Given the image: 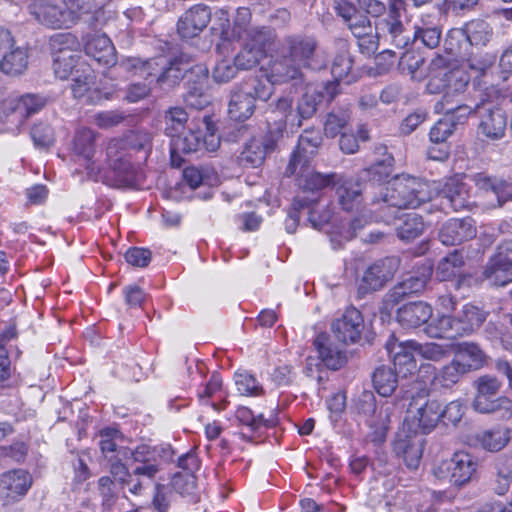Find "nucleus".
<instances>
[{
  "label": "nucleus",
  "mask_w": 512,
  "mask_h": 512,
  "mask_svg": "<svg viewBox=\"0 0 512 512\" xmlns=\"http://www.w3.org/2000/svg\"><path fill=\"white\" fill-rule=\"evenodd\" d=\"M466 373L480 369L485 362V354L477 344L465 342L459 345L454 357Z\"/></svg>",
  "instance_id": "f704fd0d"
},
{
  "label": "nucleus",
  "mask_w": 512,
  "mask_h": 512,
  "mask_svg": "<svg viewBox=\"0 0 512 512\" xmlns=\"http://www.w3.org/2000/svg\"><path fill=\"white\" fill-rule=\"evenodd\" d=\"M375 31L386 42H390L394 47L403 49L410 41V34L405 29L399 8L391 5L385 17L380 18L375 24Z\"/></svg>",
  "instance_id": "ddd939ff"
},
{
  "label": "nucleus",
  "mask_w": 512,
  "mask_h": 512,
  "mask_svg": "<svg viewBox=\"0 0 512 512\" xmlns=\"http://www.w3.org/2000/svg\"><path fill=\"white\" fill-rule=\"evenodd\" d=\"M473 181L480 191L493 196L491 205L494 207H500L512 199V185L507 181L491 178L482 173L476 174Z\"/></svg>",
  "instance_id": "4be33fe9"
},
{
  "label": "nucleus",
  "mask_w": 512,
  "mask_h": 512,
  "mask_svg": "<svg viewBox=\"0 0 512 512\" xmlns=\"http://www.w3.org/2000/svg\"><path fill=\"white\" fill-rule=\"evenodd\" d=\"M364 330V320L359 310L350 307L332 323L335 337L346 344L356 343Z\"/></svg>",
  "instance_id": "f3484780"
},
{
  "label": "nucleus",
  "mask_w": 512,
  "mask_h": 512,
  "mask_svg": "<svg viewBox=\"0 0 512 512\" xmlns=\"http://www.w3.org/2000/svg\"><path fill=\"white\" fill-rule=\"evenodd\" d=\"M106 154L119 185H134L137 179L138 164L131 162V155L125 150V142L119 139L111 140L107 145Z\"/></svg>",
  "instance_id": "6e6552de"
},
{
  "label": "nucleus",
  "mask_w": 512,
  "mask_h": 512,
  "mask_svg": "<svg viewBox=\"0 0 512 512\" xmlns=\"http://www.w3.org/2000/svg\"><path fill=\"white\" fill-rule=\"evenodd\" d=\"M29 10L40 23L53 28L68 27L72 23L70 12L48 1H36L29 6Z\"/></svg>",
  "instance_id": "aec40b11"
},
{
  "label": "nucleus",
  "mask_w": 512,
  "mask_h": 512,
  "mask_svg": "<svg viewBox=\"0 0 512 512\" xmlns=\"http://www.w3.org/2000/svg\"><path fill=\"white\" fill-rule=\"evenodd\" d=\"M53 69L55 75L59 79H67L73 73V69L77 66L80 53L76 54H52Z\"/></svg>",
  "instance_id": "680f3d73"
},
{
  "label": "nucleus",
  "mask_w": 512,
  "mask_h": 512,
  "mask_svg": "<svg viewBox=\"0 0 512 512\" xmlns=\"http://www.w3.org/2000/svg\"><path fill=\"white\" fill-rule=\"evenodd\" d=\"M350 120L349 107H338L327 114L324 123V132L326 136L334 138L342 133Z\"/></svg>",
  "instance_id": "49530a36"
},
{
  "label": "nucleus",
  "mask_w": 512,
  "mask_h": 512,
  "mask_svg": "<svg viewBox=\"0 0 512 512\" xmlns=\"http://www.w3.org/2000/svg\"><path fill=\"white\" fill-rule=\"evenodd\" d=\"M279 56L271 64L274 82L303 81L306 70L314 69L318 58V41L306 34H290L280 44Z\"/></svg>",
  "instance_id": "f257e3e1"
},
{
  "label": "nucleus",
  "mask_w": 512,
  "mask_h": 512,
  "mask_svg": "<svg viewBox=\"0 0 512 512\" xmlns=\"http://www.w3.org/2000/svg\"><path fill=\"white\" fill-rule=\"evenodd\" d=\"M424 439L412 429L408 419H405L403 428L396 435L393 443L395 454L402 458L409 469L418 468L423 454Z\"/></svg>",
  "instance_id": "1a4fd4ad"
},
{
  "label": "nucleus",
  "mask_w": 512,
  "mask_h": 512,
  "mask_svg": "<svg viewBox=\"0 0 512 512\" xmlns=\"http://www.w3.org/2000/svg\"><path fill=\"white\" fill-rule=\"evenodd\" d=\"M278 84L274 82L271 77V72L269 73L268 79H258L253 78L249 81L245 82L240 88L241 89H250L253 94L254 101L256 99L267 101L270 99L273 94L274 88L273 85Z\"/></svg>",
  "instance_id": "bf43d9fd"
},
{
  "label": "nucleus",
  "mask_w": 512,
  "mask_h": 512,
  "mask_svg": "<svg viewBox=\"0 0 512 512\" xmlns=\"http://www.w3.org/2000/svg\"><path fill=\"white\" fill-rule=\"evenodd\" d=\"M296 173L300 174V188L306 192H317L327 187L332 188L337 175L335 172L322 174L317 171H308V165H306L304 168H301V165H298Z\"/></svg>",
  "instance_id": "473e14b6"
},
{
  "label": "nucleus",
  "mask_w": 512,
  "mask_h": 512,
  "mask_svg": "<svg viewBox=\"0 0 512 512\" xmlns=\"http://www.w3.org/2000/svg\"><path fill=\"white\" fill-rule=\"evenodd\" d=\"M192 70L191 59L184 54L173 60L158 56L142 65V73L146 75V79L151 78L150 82L156 81L163 89L175 87Z\"/></svg>",
  "instance_id": "7ed1b4c3"
},
{
  "label": "nucleus",
  "mask_w": 512,
  "mask_h": 512,
  "mask_svg": "<svg viewBox=\"0 0 512 512\" xmlns=\"http://www.w3.org/2000/svg\"><path fill=\"white\" fill-rule=\"evenodd\" d=\"M475 114L480 117L478 131L491 140L502 138L506 130V116L492 102L482 101L475 105Z\"/></svg>",
  "instance_id": "f8f14e48"
},
{
  "label": "nucleus",
  "mask_w": 512,
  "mask_h": 512,
  "mask_svg": "<svg viewBox=\"0 0 512 512\" xmlns=\"http://www.w3.org/2000/svg\"><path fill=\"white\" fill-rule=\"evenodd\" d=\"M408 345L415 353L431 361H441L448 354V350L445 347L436 343L421 344L416 341H408Z\"/></svg>",
  "instance_id": "0e129e2a"
},
{
  "label": "nucleus",
  "mask_w": 512,
  "mask_h": 512,
  "mask_svg": "<svg viewBox=\"0 0 512 512\" xmlns=\"http://www.w3.org/2000/svg\"><path fill=\"white\" fill-rule=\"evenodd\" d=\"M441 36L442 31L438 25H428L423 23L421 26L415 27L413 40L414 42L420 41L429 49H434L440 44Z\"/></svg>",
  "instance_id": "4d7b16f0"
},
{
  "label": "nucleus",
  "mask_w": 512,
  "mask_h": 512,
  "mask_svg": "<svg viewBox=\"0 0 512 512\" xmlns=\"http://www.w3.org/2000/svg\"><path fill=\"white\" fill-rule=\"evenodd\" d=\"M387 349L393 354V369L399 375L402 374L401 377H406L408 374L416 371L417 364L413 354L414 351L408 345V341L398 343L397 345L393 344L392 347H390V344H387Z\"/></svg>",
  "instance_id": "2f4dec72"
},
{
  "label": "nucleus",
  "mask_w": 512,
  "mask_h": 512,
  "mask_svg": "<svg viewBox=\"0 0 512 512\" xmlns=\"http://www.w3.org/2000/svg\"><path fill=\"white\" fill-rule=\"evenodd\" d=\"M183 177L189 186L193 189L202 184L211 185L216 180V174L213 169L208 167H187L183 171Z\"/></svg>",
  "instance_id": "13d9d810"
},
{
  "label": "nucleus",
  "mask_w": 512,
  "mask_h": 512,
  "mask_svg": "<svg viewBox=\"0 0 512 512\" xmlns=\"http://www.w3.org/2000/svg\"><path fill=\"white\" fill-rule=\"evenodd\" d=\"M441 415V403L437 400H427L416 408V413L412 416V419H407L412 429L428 434L437 426L441 420Z\"/></svg>",
  "instance_id": "5701e85b"
},
{
  "label": "nucleus",
  "mask_w": 512,
  "mask_h": 512,
  "mask_svg": "<svg viewBox=\"0 0 512 512\" xmlns=\"http://www.w3.org/2000/svg\"><path fill=\"white\" fill-rule=\"evenodd\" d=\"M264 57L265 55H263L261 50L243 44L242 49L234 57V60L240 70H249L257 66Z\"/></svg>",
  "instance_id": "774afa93"
},
{
  "label": "nucleus",
  "mask_w": 512,
  "mask_h": 512,
  "mask_svg": "<svg viewBox=\"0 0 512 512\" xmlns=\"http://www.w3.org/2000/svg\"><path fill=\"white\" fill-rule=\"evenodd\" d=\"M320 100V94L312 87H307L295 107L296 115L299 116L300 126L304 119H308L314 115Z\"/></svg>",
  "instance_id": "603ef678"
},
{
  "label": "nucleus",
  "mask_w": 512,
  "mask_h": 512,
  "mask_svg": "<svg viewBox=\"0 0 512 512\" xmlns=\"http://www.w3.org/2000/svg\"><path fill=\"white\" fill-rule=\"evenodd\" d=\"M431 276V268L425 269L420 274L410 275L402 282L395 285L387 295V302L397 304L405 296L422 292Z\"/></svg>",
  "instance_id": "393cba45"
},
{
  "label": "nucleus",
  "mask_w": 512,
  "mask_h": 512,
  "mask_svg": "<svg viewBox=\"0 0 512 512\" xmlns=\"http://www.w3.org/2000/svg\"><path fill=\"white\" fill-rule=\"evenodd\" d=\"M486 312L472 304H465L453 317L454 331L458 337L469 335L478 329L486 320Z\"/></svg>",
  "instance_id": "bb28decb"
},
{
  "label": "nucleus",
  "mask_w": 512,
  "mask_h": 512,
  "mask_svg": "<svg viewBox=\"0 0 512 512\" xmlns=\"http://www.w3.org/2000/svg\"><path fill=\"white\" fill-rule=\"evenodd\" d=\"M270 154L258 138L250 139L239 156V163L247 167L260 166Z\"/></svg>",
  "instance_id": "79ce46f5"
},
{
  "label": "nucleus",
  "mask_w": 512,
  "mask_h": 512,
  "mask_svg": "<svg viewBox=\"0 0 512 512\" xmlns=\"http://www.w3.org/2000/svg\"><path fill=\"white\" fill-rule=\"evenodd\" d=\"M94 71L88 65L76 69L71 82V91L74 98L88 104H96L110 98L109 92H102L96 85Z\"/></svg>",
  "instance_id": "9b49d317"
},
{
  "label": "nucleus",
  "mask_w": 512,
  "mask_h": 512,
  "mask_svg": "<svg viewBox=\"0 0 512 512\" xmlns=\"http://www.w3.org/2000/svg\"><path fill=\"white\" fill-rule=\"evenodd\" d=\"M202 124L206 132L203 133L199 127L190 124L187 130L182 131L171 141V154H188L205 149L208 152H215L220 146V137L215 133L207 117L203 118Z\"/></svg>",
  "instance_id": "423d86ee"
},
{
  "label": "nucleus",
  "mask_w": 512,
  "mask_h": 512,
  "mask_svg": "<svg viewBox=\"0 0 512 512\" xmlns=\"http://www.w3.org/2000/svg\"><path fill=\"white\" fill-rule=\"evenodd\" d=\"M255 110V102L250 89L233 91L228 104V114L232 120L245 121L250 118Z\"/></svg>",
  "instance_id": "c756f323"
},
{
  "label": "nucleus",
  "mask_w": 512,
  "mask_h": 512,
  "mask_svg": "<svg viewBox=\"0 0 512 512\" xmlns=\"http://www.w3.org/2000/svg\"><path fill=\"white\" fill-rule=\"evenodd\" d=\"M483 276L492 285L505 286L512 281V267L503 265L498 260H489L484 268Z\"/></svg>",
  "instance_id": "8fccbe9b"
},
{
  "label": "nucleus",
  "mask_w": 512,
  "mask_h": 512,
  "mask_svg": "<svg viewBox=\"0 0 512 512\" xmlns=\"http://www.w3.org/2000/svg\"><path fill=\"white\" fill-rule=\"evenodd\" d=\"M321 143L322 136L319 131L305 130L299 137L298 145L286 167L285 174L287 176L294 175L297 172L298 165H301V168L308 165Z\"/></svg>",
  "instance_id": "dca6fc26"
},
{
  "label": "nucleus",
  "mask_w": 512,
  "mask_h": 512,
  "mask_svg": "<svg viewBox=\"0 0 512 512\" xmlns=\"http://www.w3.org/2000/svg\"><path fill=\"white\" fill-rule=\"evenodd\" d=\"M472 46H486L494 36L492 25L483 19H474L459 31Z\"/></svg>",
  "instance_id": "72a5a7b5"
},
{
  "label": "nucleus",
  "mask_w": 512,
  "mask_h": 512,
  "mask_svg": "<svg viewBox=\"0 0 512 512\" xmlns=\"http://www.w3.org/2000/svg\"><path fill=\"white\" fill-rule=\"evenodd\" d=\"M375 390L383 397L391 396L399 383V374L391 366L382 365L372 375Z\"/></svg>",
  "instance_id": "4c0bfd02"
},
{
  "label": "nucleus",
  "mask_w": 512,
  "mask_h": 512,
  "mask_svg": "<svg viewBox=\"0 0 512 512\" xmlns=\"http://www.w3.org/2000/svg\"><path fill=\"white\" fill-rule=\"evenodd\" d=\"M392 160L391 156H387L381 161L372 164L361 172V179H369L373 182L385 180L392 172Z\"/></svg>",
  "instance_id": "338daca9"
},
{
  "label": "nucleus",
  "mask_w": 512,
  "mask_h": 512,
  "mask_svg": "<svg viewBox=\"0 0 512 512\" xmlns=\"http://www.w3.org/2000/svg\"><path fill=\"white\" fill-rule=\"evenodd\" d=\"M28 64L27 52L22 48H15L5 53L0 61V69L8 75H19L25 71Z\"/></svg>",
  "instance_id": "c03bdc74"
},
{
  "label": "nucleus",
  "mask_w": 512,
  "mask_h": 512,
  "mask_svg": "<svg viewBox=\"0 0 512 512\" xmlns=\"http://www.w3.org/2000/svg\"><path fill=\"white\" fill-rule=\"evenodd\" d=\"M188 114L182 107H172L165 113V133L172 139L185 130Z\"/></svg>",
  "instance_id": "3c124183"
},
{
  "label": "nucleus",
  "mask_w": 512,
  "mask_h": 512,
  "mask_svg": "<svg viewBox=\"0 0 512 512\" xmlns=\"http://www.w3.org/2000/svg\"><path fill=\"white\" fill-rule=\"evenodd\" d=\"M159 470V465L136 466L122 486L133 495H141L150 486Z\"/></svg>",
  "instance_id": "7c9ffc66"
},
{
  "label": "nucleus",
  "mask_w": 512,
  "mask_h": 512,
  "mask_svg": "<svg viewBox=\"0 0 512 512\" xmlns=\"http://www.w3.org/2000/svg\"><path fill=\"white\" fill-rule=\"evenodd\" d=\"M52 54H76L80 53L78 50L79 43L77 38L71 33L56 34L50 41Z\"/></svg>",
  "instance_id": "e2e57ef3"
},
{
  "label": "nucleus",
  "mask_w": 512,
  "mask_h": 512,
  "mask_svg": "<svg viewBox=\"0 0 512 512\" xmlns=\"http://www.w3.org/2000/svg\"><path fill=\"white\" fill-rule=\"evenodd\" d=\"M495 479L493 490L498 495L508 492L512 484V458L501 455L494 462Z\"/></svg>",
  "instance_id": "58836bf2"
},
{
  "label": "nucleus",
  "mask_w": 512,
  "mask_h": 512,
  "mask_svg": "<svg viewBox=\"0 0 512 512\" xmlns=\"http://www.w3.org/2000/svg\"><path fill=\"white\" fill-rule=\"evenodd\" d=\"M476 236L475 222L471 218L450 219L439 231L440 241L447 246L459 245Z\"/></svg>",
  "instance_id": "6ab92c4d"
},
{
  "label": "nucleus",
  "mask_w": 512,
  "mask_h": 512,
  "mask_svg": "<svg viewBox=\"0 0 512 512\" xmlns=\"http://www.w3.org/2000/svg\"><path fill=\"white\" fill-rule=\"evenodd\" d=\"M372 197L371 204L379 205L380 219L389 223L400 209H415L433 197L431 185L421 179L400 175L389 181Z\"/></svg>",
  "instance_id": "f03ea898"
},
{
  "label": "nucleus",
  "mask_w": 512,
  "mask_h": 512,
  "mask_svg": "<svg viewBox=\"0 0 512 512\" xmlns=\"http://www.w3.org/2000/svg\"><path fill=\"white\" fill-rule=\"evenodd\" d=\"M235 385L241 395L259 396L263 392L262 385L247 371H238L234 375Z\"/></svg>",
  "instance_id": "052dcab7"
},
{
  "label": "nucleus",
  "mask_w": 512,
  "mask_h": 512,
  "mask_svg": "<svg viewBox=\"0 0 512 512\" xmlns=\"http://www.w3.org/2000/svg\"><path fill=\"white\" fill-rule=\"evenodd\" d=\"M467 374L462 368L461 364L458 363L454 358L450 363L444 365L438 369L433 376V384L436 386L450 388Z\"/></svg>",
  "instance_id": "a19ab883"
},
{
  "label": "nucleus",
  "mask_w": 512,
  "mask_h": 512,
  "mask_svg": "<svg viewBox=\"0 0 512 512\" xmlns=\"http://www.w3.org/2000/svg\"><path fill=\"white\" fill-rule=\"evenodd\" d=\"M478 469L475 456L466 451H456L450 459L441 461L432 469L434 477L456 487H463L473 480Z\"/></svg>",
  "instance_id": "39448f33"
},
{
  "label": "nucleus",
  "mask_w": 512,
  "mask_h": 512,
  "mask_svg": "<svg viewBox=\"0 0 512 512\" xmlns=\"http://www.w3.org/2000/svg\"><path fill=\"white\" fill-rule=\"evenodd\" d=\"M432 317V307L423 302H409L397 310V320L404 328H417Z\"/></svg>",
  "instance_id": "b1692460"
},
{
  "label": "nucleus",
  "mask_w": 512,
  "mask_h": 512,
  "mask_svg": "<svg viewBox=\"0 0 512 512\" xmlns=\"http://www.w3.org/2000/svg\"><path fill=\"white\" fill-rule=\"evenodd\" d=\"M432 189L433 192L438 190L439 196L454 211L471 209L475 204L470 193V187L458 176L447 179L441 188Z\"/></svg>",
  "instance_id": "2eb2a0df"
},
{
  "label": "nucleus",
  "mask_w": 512,
  "mask_h": 512,
  "mask_svg": "<svg viewBox=\"0 0 512 512\" xmlns=\"http://www.w3.org/2000/svg\"><path fill=\"white\" fill-rule=\"evenodd\" d=\"M425 230L422 216L416 213L406 214L402 222L397 226L398 237L406 242L418 238Z\"/></svg>",
  "instance_id": "a18cd8bd"
},
{
  "label": "nucleus",
  "mask_w": 512,
  "mask_h": 512,
  "mask_svg": "<svg viewBox=\"0 0 512 512\" xmlns=\"http://www.w3.org/2000/svg\"><path fill=\"white\" fill-rule=\"evenodd\" d=\"M172 489L182 497L196 499V477L190 472H180L174 475L171 481Z\"/></svg>",
  "instance_id": "5fc2aeb1"
},
{
  "label": "nucleus",
  "mask_w": 512,
  "mask_h": 512,
  "mask_svg": "<svg viewBox=\"0 0 512 512\" xmlns=\"http://www.w3.org/2000/svg\"><path fill=\"white\" fill-rule=\"evenodd\" d=\"M340 53L337 54L333 60L331 73L337 81L347 79V83L351 81L349 79L350 72L352 70L353 61L348 53L347 45L345 42L340 43Z\"/></svg>",
  "instance_id": "864d4df0"
},
{
  "label": "nucleus",
  "mask_w": 512,
  "mask_h": 512,
  "mask_svg": "<svg viewBox=\"0 0 512 512\" xmlns=\"http://www.w3.org/2000/svg\"><path fill=\"white\" fill-rule=\"evenodd\" d=\"M332 189L339 206L345 211H353L361 205L367 186H363L358 178L337 173Z\"/></svg>",
  "instance_id": "4468645a"
},
{
  "label": "nucleus",
  "mask_w": 512,
  "mask_h": 512,
  "mask_svg": "<svg viewBox=\"0 0 512 512\" xmlns=\"http://www.w3.org/2000/svg\"><path fill=\"white\" fill-rule=\"evenodd\" d=\"M447 102H438L435 108L445 114L447 119L453 120L454 128L456 125L464 124L468 117L475 113V106L471 107L466 104L458 105L456 107H447Z\"/></svg>",
  "instance_id": "69168bd1"
},
{
  "label": "nucleus",
  "mask_w": 512,
  "mask_h": 512,
  "mask_svg": "<svg viewBox=\"0 0 512 512\" xmlns=\"http://www.w3.org/2000/svg\"><path fill=\"white\" fill-rule=\"evenodd\" d=\"M273 39L272 31L267 27H254L243 38L238 39L254 49H259L266 55V49Z\"/></svg>",
  "instance_id": "6e6d98bb"
},
{
  "label": "nucleus",
  "mask_w": 512,
  "mask_h": 512,
  "mask_svg": "<svg viewBox=\"0 0 512 512\" xmlns=\"http://www.w3.org/2000/svg\"><path fill=\"white\" fill-rule=\"evenodd\" d=\"M464 264L463 254L458 250H454L439 261L435 272L436 276L441 281H448L459 277L462 275Z\"/></svg>",
  "instance_id": "ea45409f"
},
{
  "label": "nucleus",
  "mask_w": 512,
  "mask_h": 512,
  "mask_svg": "<svg viewBox=\"0 0 512 512\" xmlns=\"http://www.w3.org/2000/svg\"><path fill=\"white\" fill-rule=\"evenodd\" d=\"M314 346L318 351L321 362L327 368L337 370L343 365L345 356L329 342L326 334H319L314 341Z\"/></svg>",
  "instance_id": "e433bc0d"
},
{
  "label": "nucleus",
  "mask_w": 512,
  "mask_h": 512,
  "mask_svg": "<svg viewBox=\"0 0 512 512\" xmlns=\"http://www.w3.org/2000/svg\"><path fill=\"white\" fill-rule=\"evenodd\" d=\"M211 10L204 4H197L188 9L178 20L177 31L182 38L198 36L209 24Z\"/></svg>",
  "instance_id": "a211bd4d"
},
{
  "label": "nucleus",
  "mask_w": 512,
  "mask_h": 512,
  "mask_svg": "<svg viewBox=\"0 0 512 512\" xmlns=\"http://www.w3.org/2000/svg\"><path fill=\"white\" fill-rule=\"evenodd\" d=\"M46 102V98L38 94L5 99L0 105V118L3 122L19 128L27 118L39 112Z\"/></svg>",
  "instance_id": "0eeeda50"
},
{
  "label": "nucleus",
  "mask_w": 512,
  "mask_h": 512,
  "mask_svg": "<svg viewBox=\"0 0 512 512\" xmlns=\"http://www.w3.org/2000/svg\"><path fill=\"white\" fill-rule=\"evenodd\" d=\"M268 112L274 122L285 123L291 128H299L300 120L296 115L294 99L290 94H284L272 101L268 106Z\"/></svg>",
  "instance_id": "c85d7f7f"
},
{
  "label": "nucleus",
  "mask_w": 512,
  "mask_h": 512,
  "mask_svg": "<svg viewBox=\"0 0 512 512\" xmlns=\"http://www.w3.org/2000/svg\"><path fill=\"white\" fill-rule=\"evenodd\" d=\"M425 332L431 338L453 339L458 337L454 331L453 317L445 314L433 319L426 326Z\"/></svg>",
  "instance_id": "09e8293b"
},
{
  "label": "nucleus",
  "mask_w": 512,
  "mask_h": 512,
  "mask_svg": "<svg viewBox=\"0 0 512 512\" xmlns=\"http://www.w3.org/2000/svg\"><path fill=\"white\" fill-rule=\"evenodd\" d=\"M31 484V476L22 469L12 470L0 476V492L13 500L25 495Z\"/></svg>",
  "instance_id": "a878e982"
},
{
  "label": "nucleus",
  "mask_w": 512,
  "mask_h": 512,
  "mask_svg": "<svg viewBox=\"0 0 512 512\" xmlns=\"http://www.w3.org/2000/svg\"><path fill=\"white\" fill-rule=\"evenodd\" d=\"M355 410L358 414L363 415L367 418V422L371 427H378L386 430L389 423L388 407H381L379 411L380 421L374 420L372 417L376 412V399L371 391H362L355 400Z\"/></svg>",
  "instance_id": "cd10ccee"
},
{
  "label": "nucleus",
  "mask_w": 512,
  "mask_h": 512,
  "mask_svg": "<svg viewBox=\"0 0 512 512\" xmlns=\"http://www.w3.org/2000/svg\"><path fill=\"white\" fill-rule=\"evenodd\" d=\"M468 84L464 73L460 70H451L445 58L435 57L429 65V80L426 90L430 94L444 93L441 102H450V97L462 92Z\"/></svg>",
  "instance_id": "20e7f679"
},
{
  "label": "nucleus",
  "mask_w": 512,
  "mask_h": 512,
  "mask_svg": "<svg viewBox=\"0 0 512 512\" xmlns=\"http://www.w3.org/2000/svg\"><path fill=\"white\" fill-rule=\"evenodd\" d=\"M85 53L103 65H114L116 63V50L105 34L94 33L85 37Z\"/></svg>",
  "instance_id": "412c9836"
},
{
  "label": "nucleus",
  "mask_w": 512,
  "mask_h": 512,
  "mask_svg": "<svg viewBox=\"0 0 512 512\" xmlns=\"http://www.w3.org/2000/svg\"><path fill=\"white\" fill-rule=\"evenodd\" d=\"M252 13L251 10L247 7H239L236 10V15L233 19V26L231 30V35H229L228 30L222 31V36L224 39H241L243 38L250 30L254 27L250 25Z\"/></svg>",
  "instance_id": "de8ad7c7"
},
{
  "label": "nucleus",
  "mask_w": 512,
  "mask_h": 512,
  "mask_svg": "<svg viewBox=\"0 0 512 512\" xmlns=\"http://www.w3.org/2000/svg\"><path fill=\"white\" fill-rule=\"evenodd\" d=\"M399 267L396 257H386L370 265L363 273L358 285L360 297L382 289L391 280Z\"/></svg>",
  "instance_id": "9d476101"
},
{
  "label": "nucleus",
  "mask_w": 512,
  "mask_h": 512,
  "mask_svg": "<svg viewBox=\"0 0 512 512\" xmlns=\"http://www.w3.org/2000/svg\"><path fill=\"white\" fill-rule=\"evenodd\" d=\"M94 141L95 133L91 129L81 128L77 130L74 137L73 150L85 163H89L94 156Z\"/></svg>",
  "instance_id": "37998d69"
},
{
  "label": "nucleus",
  "mask_w": 512,
  "mask_h": 512,
  "mask_svg": "<svg viewBox=\"0 0 512 512\" xmlns=\"http://www.w3.org/2000/svg\"><path fill=\"white\" fill-rule=\"evenodd\" d=\"M512 430L506 426H497L485 430L477 436L480 446L489 452H499L504 449L511 440Z\"/></svg>",
  "instance_id": "c9c22d12"
}]
</instances>
